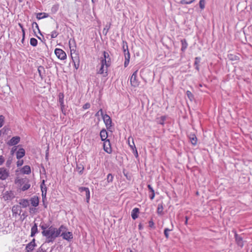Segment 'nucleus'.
Listing matches in <instances>:
<instances>
[{"label": "nucleus", "mask_w": 252, "mask_h": 252, "mask_svg": "<svg viewBox=\"0 0 252 252\" xmlns=\"http://www.w3.org/2000/svg\"><path fill=\"white\" fill-rule=\"evenodd\" d=\"M63 227L57 228L53 226H49L48 229L44 231H42V235L45 237V242L46 243H53L56 238L60 236V231H62Z\"/></svg>", "instance_id": "f257e3e1"}, {"label": "nucleus", "mask_w": 252, "mask_h": 252, "mask_svg": "<svg viewBox=\"0 0 252 252\" xmlns=\"http://www.w3.org/2000/svg\"><path fill=\"white\" fill-rule=\"evenodd\" d=\"M60 227H63L62 231H60V236H62L64 240L68 242L73 239V234L71 232L67 231V228L63 225H61Z\"/></svg>", "instance_id": "f03ea898"}, {"label": "nucleus", "mask_w": 252, "mask_h": 252, "mask_svg": "<svg viewBox=\"0 0 252 252\" xmlns=\"http://www.w3.org/2000/svg\"><path fill=\"white\" fill-rule=\"evenodd\" d=\"M101 63L107 64V66L111 65V58L107 52L104 51L103 52V57L100 58Z\"/></svg>", "instance_id": "7ed1b4c3"}, {"label": "nucleus", "mask_w": 252, "mask_h": 252, "mask_svg": "<svg viewBox=\"0 0 252 252\" xmlns=\"http://www.w3.org/2000/svg\"><path fill=\"white\" fill-rule=\"evenodd\" d=\"M110 66H107V64L100 63V66L99 68L97 69V73L102 74L103 76L105 77L108 75V68Z\"/></svg>", "instance_id": "20e7f679"}, {"label": "nucleus", "mask_w": 252, "mask_h": 252, "mask_svg": "<svg viewBox=\"0 0 252 252\" xmlns=\"http://www.w3.org/2000/svg\"><path fill=\"white\" fill-rule=\"evenodd\" d=\"M79 190L82 194V195L84 194L86 196V201L87 203H89L90 198V191L89 189L86 187H80Z\"/></svg>", "instance_id": "39448f33"}, {"label": "nucleus", "mask_w": 252, "mask_h": 252, "mask_svg": "<svg viewBox=\"0 0 252 252\" xmlns=\"http://www.w3.org/2000/svg\"><path fill=\"white\" fill-rule=\"evenodd\" d=\"M104 123L106 126L107 129L109 130H111V127L112 126V120L110 116L107 114H105L102 117Z\"/></svg>", "instance_id": "423d86ee"}, {"label": "nucleus", "mask_w": 252, "mask_h": 252, "mask_svg": "<svg viewBox=\"0 0 252 252\" xmlns=\"http://www.w3.org/2000/svg\"><path fill=\"white\" fill-rule=\"evenodd\" d=\"M9 176V172L7 169L5 167L0 168V179L1 180H6Z\"/></svg>", "instance_id": "0eeeda50"}, {"label": "nucleus", "mask_w": 252, "mask_h": 252, "mask_svg": "<svg viewBox=\"0 0 252 252\" xmlns=\"http://www.w3.org/2000/svg\"><path fill=\"white\" fill-rule=\"evenodd\" d=\"M55 54L60 60H63L66 58V53L61 49L56 48L55 50Z\"/></svg>", "instance_id": "6e6552de"}, {"label": "nucleus", "mask_w": 252, "mask_h": 252, "mask_svg": "<svg viewBox=\"0 0 252 252\" xmlns=\"http://www.w3.org/2000/svg\"><path fill=\"white\" fill-rule=\"evenodd\" d=\"M137 72V71H135L132 74L130 79V84L131 86L134 87H137L139 85V82L137 79H136Z\"/></svg>", "instance_id": "1a4fd4ad"}, {"label": "nucleus", "mask_w": 252, "mask_h": 252, "mask_svg": "<svg viewBox=\"0 0 252 252\" xmlns=\"http://www.w3.org/2000/svg\"><path fill=\"white\" fill-rule=\"evenodd\" d=\"M232 232L234 234V236L235 238V241L237 245L241 247V248L243 247V238L240 236L239 235L235 230H233Z\"/></svg>", "instance_id": "9d476101"}, {"label": "nucleus", "mask_w": 252, "mask_h": 252, "mask_svg": "<svg viewBox=\"0 0 252 252\" xmlns=\"http://www.w3.org/2000/svg\"><path fill=\"white\" fill-rule=\"evenodd\" d=\"M2 197L5 201L11 200L14 197V194L11 190L5 191L3 192Z\"/></svg>", "instance_id": "9b49d317"}, {"label": "nucleus", "mask_w": 252, "mask_h": 252, "mask_svg": "<svg viewBox=\"0 0 252 252\" xmlns=\"http://www.w3.org/2000/svg\"><path fill=\"white\" fill-rule=\"evenodd\" d=\"M103 149L108 154H111L112 152L110 142L109 139L103 141Z\"/></svg>", "instance_id": "f8f14e48"}, {"label": "nucleus", "mask_w": 252, "mask_h": 252, "mask_svg": "<svg viewBox=\"0 0 252 252\" xmlns=\"http://www.w3.org/2000/svg\"><path fill=\"white\" fill-rule=\"evenodd\" d=\"M35 246V239H33L32 241L27 245L26 248V252H32Z\"/></svg>", "instance_id": "ddd939ff"}, {"label": "nucleus", "mask_w": 252, "mask_h": 252, "mask_svg": "<svg viewBox=\"0 0 252 252\" xmlns=\"http://www.w3.org/2000/svg\"><path fill=\"white\" fill-rule=\"evenodd\" d=\"M20 141V138L19 136L13 137L9 141L7 142L9 146H14L17 144Z\"/></svg>", "instance_id": "4468645a"}, {"label": "nucleus", "mask_w": 252, "mask_h": 252, "mask_svg": "<svg viewBox=\"0 0 252 252\" xmlns=\"http://www.w3.org/2000/svg\"><path fill=\"white\" fill-rule=\"evenodd\" d=\"M40 188L42 191V196L43 199L46 197V192H47V187L45 185V181L44 180H42V183L40 185Z\"/></svg>", "instance_id": "2eb2a0df"}, {"label": "nucleus", "mask_w": 252, "mask_h": 252, "mask_svg": "<svg viewBox=\"0 0 252 252\" xmlns=\"http://www.w3.org/2000/svg\"><path fill=\"white\" fill-rule=\"evenodd\" d=\"M25 155V151L23 148H20L16 153V158L20 159Z\"/></svg>", "instance_id": "dca6fc26"}, {"label": "nucleus", "mask_w": 252, "mask_h": 252, "mask_svg": "<svg viewBox=\"0 0 252 252\" xmlns=\"http://www.w3.org/2000/svg\"><path fill=\"white\" fill-rule=\"evenodd\" d=\"M38 230L37 228V224L36 223H34L31 228V237H34L36 234L38 233Z\"/></svg>", "instance_id": "f3484780"}, {"label": "nucleus", "mask_w": 252, "mask_h": 252, "mask_svg": "<svg viewBox=\"0 0 252 252\" xmlns=\"http://www.w3.org/2000/svg\"><path fill=\"white\" fill-rule=\"evenodd\" d=\"M100 136L102 141L108 140V133L105 129H103L100 131Z\"/></svg>", "instance_id": "a211bd4d"}, {"label": "nucleus", "mask_w": 252, "mask_h": 252, "mask_svg": "<svg viewBox=\"0 0 252 252\" xmlns=\"http://www.w3.org/2000/svg\"><path fill=\"white\" fill-rule=\"evenodd\" d=\"M124 56H125V58L124 66L125 67H126V66H127V65L129 64L130 55L129 52H127V53H124Z\"/></svg>", "instance_id": "6ab92c4d"}, {"label": "nucleus", "mask_w": 252, "mask_h": 252, "mask_svg": "<svg viewBox=\"0 0 252 252\" xmlns=\"http://www.w3.org/2000/svg\"><path fill=\"white\" fill-rule=\"evenodd\" d=\"M139 210L138 208H134L131 212V217L133 220H135L138 217Z\"/></svg>", "instance_id": "aec40b11"}, {"label": "nucleus", "mask_w": 252, "mask_h": 252, "mask_svg": "<svg viewBox=\"0 0 252 252\" xmlns=\"http://www.w3.org/2000/svg\"><path fill=\"white\" fill-rule=\"evenodd\" d=\"M31 202L32 205L34 207H36L39 204V199L36 196H33L31 198Z\"/></svg>", "instance_id": "412c9836"}, {"label": "nucleus", "mask_w": 252, "mask_h": 252, "mask_svg": "<svg viewBox=\"0 0 252 252\" xmlns=\"http://www.w3.org/2000/svg\"><path fill=\"white\" fill-rule=\"evenodd\" d=\"M21 171L23 174H29L31 172V167L29 165H25L22 168Z\"/></svg>", "instance_id": "4be33fe9"}, {"label": "nucleus", "mask_w": 252, "mask_h": 252, "mask_svg": "<svg viewBox=\"0 0 252 252\" xmlns=\"http://www.w3.org/2000/svg\"><path fill=\"white\" fill-rule=\"evenodd\" d=\"M71 56L73 63H80L79 56L78 54L76 53L71 54Z\"/></svg>", "instance_id": "5701e85b"}, {"label": "nucleus", "mask_w": 252, "mask_h": 252, "mask_svg": "<svg viewBox=\"0 0 252 252\" xmlns=\"http://www.w3.org/2000/svg\"><path fill=\"white\" fill-rule=\"evenodd\" d=\"M200 61H201V58L200 57H196L195 58V61H194V65L195 66V69L199 71V63H200Z\"/></svg>", "instance_id": "b1692460"}, {"label": "nucleus", "mask_w": 252, "mask_h": 252, "mask_svg": "<svg viewBox=\"0 0 252 252\" xmlns=\"http://www.w3.org/2000/svg\"><path fill=\"white\" fill-rule=\"evenodd\" d=\"M189 138L191 144L193 145H195L197 143V138L194 134H190L189 136Z\"/></svg>", "instance_id": "393cba45"}, {"label": "nucleus", "mask_w": 252, "mask_h": 252, "mask_svg": "<svg viewBox=\"0 0 252 252\" xmlns=\"http://www.w3.org/2000/svg\"><path fill=\"white\" fill-rule=\"evenodd\" d=\"M20 204L22 206L23 208H26L29 205V201L28 199H23L20 201Z\"/></svg>", "instance_id": "a878e982"}, {"label": "nucleus", "mask_w": 252, "mask_h": 252, "mask_svg": "<svg viewBox=\"0 0 252 252\" xmlns=\"http://www.w3.org/2000/svg\"><path fill=\"white\" fill-rule=\"evenodd\" d=\"M47 17L48 15L45 13H38L36 14V18L38 20L46 18Z\"/></svg>", "instance_id": "bb28decb"}, {"label": "nucleus", "mask_w": 252, "mask_h": 252, "mask_svg": "<svg viewBox=\"0 0 252 252\" xmlns=\"http://www.w3.org/2000/svg\"><path fill=\"white\" fill-rule=\"evenodd\" d=\"M182 47L181 50L182 51H184L188 47V43L185 39H182L181 40Z\"/></svg>", "instance_id": "cd10ccee"}, {"label": "nucleus", "mask_w": 252, "mask_h": 252, "mask_svg": "<svg viewBox=\"0 0 252 252\" xmlns=\"http://www.w3.org/2000/svg\"><path fill=\"white\" fill-rule=\"evenodd\" d=\"M123 50L124 53H127V52H129L127 43L126 41H123Z\"/></svg>", "instance_id": "c85d7f7f"}, {"label": "nucleus", "mask_w": 252, "mask_h": 252, "mask_svg": "<svg viewBox=\"0 0 252 252\" xmlns=\"http://www.w3.org/2000/svg\"><path fill=\"white\" fill-rule=\"evenodd\" d=\"M13 214H17L20 211V207L19 206H14L12 208Z\"/></svg>", "instance_id": "c756f323"}, {"label": "nucleus", "mask_w": 252, "mask_h": 252, "mask_svg": "<svg viewBox=\"0 0 252 252\" xmlns=\"http://www.w3.org/2000/svg\"><path fill=\"white\" fill-rule=\"evenodd\" d=\"M45 71V69L44 67L42 66H39L38 68V72L40 77L42 78H43V72Z\"/></svg>", "instance_id": "7c9ffc66"}, {"label": "nucleus", "mask_w": 252, "mask_h": 252, "mask_svg": "<svg viewBox=\"0 0 252 252\" xmlns=\"http://www.w3.org/2000/svg\"><path fill=\"white\" fill-rule=\"evenodd\" d=\"M59 102L60 104H62L63 102H64L63 101V98H64V95L63 93H60L59 94Z\"/></svg>", "instance_id": "2f4dec72"}, {"label": "nucleus", "mask_w": 252, "mask_h": 252, "mask_svg": "<svg viewBox=\"0 0 252 252\" xmlns=\"http://www.w3.org/2000/svg\"><path fill=\"white\" fill-rule=\"evenodd\" d=\"M30 44L32 46L35 47L37 44V40L34 38H32L30 39Z\"/></svg>", "instance_id": "473e14b6"}, {"label": "nucleus", "mask_w": 252, "mask_h": 252, "mask_svg": "<svg viewBox=\"0 0 252 252\" xmlns=\"http://www.w3.org/2000/svg\"><path fill=\"white\" fill-rule=\"evenodd\" d=\"M113 178H114V177L112 174H111V173L108 174L107 176V182L108 183H112L113 181Z\"/></svg>", "instance_id": "72a5a7b5"}, {"label": "nucleus", "mask_w": 252, "mask_h": 252, "mask_svg": "<svg viewBox=\"0 0 252 252\" xmlns=\"http://www.w3.org/2000/svg\"><path fill=\"white\" fill-rule=\"evenodd\" d=\"M59 8V5L58 4H55L53 5L51 8V11L53 13H56L57 12Z\"/></svg>", "instance_id": "f704fd0d"}, {"label": "nucleus", "mask_w": 252, "mask_h": 252, "mask_svg": "<svg viewBox=\"0 0 252 252\" xmlns=\"http://www.w3.org/2000/svg\"><path fill=\"white\" fill-rule=\"evenodd\" d=\"M77 171L80 174H82L83 173V170H84V167L82 165H77Z\"/></svg>", "instance_id": "c9c22d12"}, {"label": "nucleus", "mask_w": 252, "mask_h": 252, "mask_svg": "<svg viewBox=\"0 0 252 252\" xmlns=\"http://www.w3.org/2000/svg\"><path fill=\"white\" fill-rule=\"evenodd\" d=\"M186 94L188 96V98L190 100H192L193 99L194 97L193 94L190 92L189 91H187L186 92Z\"/></svg>", "instance_id": "e433bc0d"}, {"label": "nucleus", "mask_w": 252, "mask_h": 252, "mask_svg": "<svg viewBox=\"0 0 252 252\" xmlns=\"http://www.w3.org/2000/svg\"><path fill=\"white\" fill-rule=\"evenodd\" d=\"M130 138H128V145L130 147L131 149H132L133 150L135 149H136V147H135V144L134 143V142H133V139H132V142L131 143H130Z\"/></svg>", "instance_id": "4c0bfd02"}, {"label": "nucleus", "mask_w": 252, "mask_h": 252, "mask_svg": "<svg viewBox=\"0 0 252 252\" xmlns=\"http://www.w3.org/2000/svg\"><path fill=\"white\" fill-rule=\"evenodd\" d=\"M60 105L61 106V109L62 113L64 115H65V113H66L65 106L64 104V102H63L62 104H60Z\"/></svg>", "instance_id": "58836bf2"}, {"label": "nucleus", "mask_w": 252, "mask_h": 252, "mask_svg": "<svg viewBox=\"0 0 252 252\" xmlns=\"http://www.w3.org/2000/svg\"><path fill=\"white\" fill-rule=\"evenodd\" d=\"M18 25L20 27V28L21 29V30H22V32L23 40L24 39L25 36V29H24V28L23 27V25L22 24L19 23Z\"/></svg>", "instance_id": "ea45409f"}, {"label": "nucleus", "mask_w": 252, "mask_h": 252, "mask_svg": "<svg viewBox=\"0 0 252 252\" xmlns=\"http://www.w3.org/2000/svg\"><path fill=\"white\" fill-rule=\"evenodd\" d=\"M58 34H59V33L56 31H54L52 32L50 34V36H51V38H55L57 37Z\"/></svg>", "instance_id": "a19ab883"}, {"label": "nucleus", "mask_w": 252, "mask_h": 252, "mask_svg": "<svg viewBox=\"0 0 252 252\" xmlns=\"http://www.w3.org/2000/svg\"><path fill=\"white\" fill-rule=\"evenodd\" d=\"M171 229L168 228H165L164 230V234L166 238H168L169 237V232L171 231Z\"/></svg>", "instance_id": "79ce46f5"}, {"label": "nucleus", "mask_w": 252, "mask_h": 252, "mask_svg": "<svg viewBox=\"0 0 252 252\" xmlns=\"http://www.w3.org/2000/svg\"><path fill=\"white\" fill-rule=\"evenodd\" d=\"M105 114H104L103 113V111L102 110V109H100L96 114H95V116L96 117H98L99 116H102V117H103V116Z\"/></svg>", "instance_id": "37998d69"}, {"label": "nucleus", "mask_w": 252, "mask_h": 252, "mask_svg": "<svg viewBox=\"0 0 252 252\" xmlns=\"http://www.w3.org/2000/svg\"><path fill=\"white\" fill-rule=\"evenodd\" d=\"M30 185L29 184H25L22 187V190L23 191H25L27 189H28L30 188Z\"/></svg>", "instance_id": "c03bdc74"}, {"label": "nucleus", "mask_w": 252, "mask_h": 252, "mask_svg": "<svg viewBox=\"0 0 252 252\" xmlns=\"http://www.w3.org/2000/svg\"><path fill=\"white\" fill-rule=\"evenodd\" d=\"M199 6L201 9H203L205 8L204 0H200L199 1Z\"/></svg>", "instance_id": "a18cd8bd"}, {"label": "nucleus", "mask_w": 252, "mask_h": 252, "mask_svg": "<svg viewBox=\"0 0 252 252\" xmlns=\"http://www.w3.org/2000/svg\"><path fill=\"white\" fill-rule=\"evenodd\" d=\"M4 120V117L2 115L0 116V128L2 126Z\"/></svg>", "instance_id": "49530a36"}, {"label": "nucleus", "mask_w": 252, "mask_h": 252, "mask_svg": "<svg viewBox=\"0 0 252 252\" xmlns=\"http://www.w3.org/2000/svg\"><path fill=\"white\" fill-rule=\"evenodd\" d=\"M41 229L42 230V231H46L48 228L49 227L46 224H43L40 225Z\"/></svg>", "instance_id": "de8ad7c7"}, {"label": "nucleus", "mask_w": 252, "mask_h": 252, "mask_svg": "<svg viewBox=\"0 0 252 252\" xmlns=\"http://www.w3.org/2000/svg\"><path fill=\"white\" fill-rule=\"evenodd\" d=\"M24 161L23 160L19 159L17 162V166L18 167L21 166L23 164Z\"/></svg>", "instance_id": "09e8293b"}, {"label": "nucleus", "mask_w": 252, "mask_h": 252, "mask_svg": "<svg viewBox=\"0 0 252 252\" xmlns=\"http://www.w3.org/2000/svg\"><path fill=\"white\" fill-rule=\"evenodd\" d=\"M91 106V105L90 103H86V104H85L83 106V108L84 109H89Z\"/></svg>", "instance_id": "8fccbe9b"}, {"label": "nucleus", "mask_w": 252, "mask_h": 252, "mask_svg": "<svg viewBox=\"0 0 252 252\" xmlns=\"http://www.w3.org/2000/svg\"><path fill=\"white\" fill-rule=\"evenodd\" d=\"M5 159L3 156H0V166L4 162Z\"/></svg>", "instance_id": "3c124183"}, {"label": "nucleus", "mask_w": 252, "mask_h": 252, "mask_svg": "<svg viewBox=\"0 0 252 252\" xmlns=\"http://www.w3.org/2000/svg\"><path fill=\"white\" fill-rule=\"evenodd\" d=\"M155 197V192L154 190H152V192L149 194V197L151 199H153Z\"/></svg>", "instance_id": "603ef678"}, {"label": "nucleus", "mask_w": 252, "mask_h": 252, "mask_svg": "<svg viewBox=\"0 0 252 252\" xmlns=\"http://www.w3.org/2000/svg\"><path fill=\"white\" fill-rule=\"evenodd\" d=\"M166 119V117L165 116H162L160 118V122H159V124L163 125V122Z\"/></svg>", "instance_id": "864d4df0"}, {"label": "nucleus", "mask_w": 252, "mask_h": 252, "mask_svg": "<svg viewBox=\"0 0 252 252\" xmlns=\"http://www.w3.org/2000/svg\"><path fill=\"white\" fill-rule=\"evenodd\" d=\"M180 3L182 4H189V3L188 0H182L180 1Z\"/></svg>", "instance_id": "5fc2aeb1"}, {"label": "nucleus", "mask_w": 252, "mask_h": 252, "mask_svg": "<svg viewBox=\"0 0 252 252\" xmlns=\"http://www.w3.org/2000/svg\"><path fill=\"white\" fill-rule=\"evenodd\" d=\"M149 226L151 228H153L154 226V223L153 220L149 221Z\"/></svg>", "instance_id": "6e6d98bb"}, {"label": "nucleus", "mask_w": 252, "mask_h": 252, "mask_svg": "<svg viewBox=\"0 0 252 252\" xmlns=\"http://www.w3.org/2000/svg\"><path fill=\"white\" fill-rule=\"evenodd\" d=\"M16 150H17V147H13L10 151L11 154L13 155L14 153H15V152L16 151Z\"/></svg>", "instance_id": "4d7b16f0"}, {"label": "nucleus", "mask_w": 252, "mask_h": 252, "mask_svg": "<svg viewBox=\"0 0 252 252\" xmlns=\"http://www.w3.org/2000/svg\"><path fill=\"white\" fill-rule=\"evenodd\" d=\"M32 27H34V26H35V27L39 31V27L37 23L33 22L32 24Z\"/></svg>", "instance_id": "13d9d810"}, {"label": "nucleus", "mask_w": 252, "mask_h": 252, "mask_svg": "<svg viewBox=\"0 0 252 252\" xmlns=\"http://www.w3.org/2000/svg\"><path fill=\"white\" fill-rule=\"evenodd\" d=\"M79 65H80V63H74V67L75 68L77 69L79 67Z\"/></svg>", "instance_id": "bf43d9fd"}, {"label": "nucleus", "mask_w": 252, "mask_h": 252, "mask_svg": "<svg viewBox=\"0 0 252 252\" xmlns=\"http://www.w3.org/2000/svg\"><path fill=\"white\" fill-rule=\"evenodd\" d=\"M124 175L126 177V178L128 180H131V177L130 175H128L127 173H124Z\"/></svg>", "instance_id": "052dcab7"}, {"label": "nucleus", "mask_w": 252, "mask_h": 252, "mask_svg": "<svg viewBox=\"0 0 252 252\" xmlns=\"http://www.w3.org/2000/svg\"><path fill=\"white\" fill-rule=\"evenodd\" d=\"M148 188H149V190H150V192H152V190H154V189H153L152 188L151 186V185H149L148 186Z\"/></svg>", "instance_id": "680f3d73"}, {"label": "nucleus", "mask_w": 252, "mask_h": 252, "mask_svg": "<svg viewBox=\"0 0 252 252\" xmlns=\"http://www.w3.org/2000/svg\"><path fill=\"white\" fill-rule=\"evenodd\" d=\"M37 252H42V249H41V247H40L38 250H37Z\"/></svg>", "instance_id": "e2e57ef3"}, {"label": "nucleus", "mask_w": 252, "mask_h": 252, "mask_svg": "<svg viewBox=\"0 0 252 252\" xmlns=\"http://www.w3.org/2000/svg\"><path fill=\"white\" fill-rule=\"evenodd\" d=\"M188 217H186V221H185V224H187V223H188Z\"/></svg>", "instance_id": "0e129e2a"}, {"label": "nucleus", "mask_w": 252, "mask_h": 252, "mask_svg": "<svg viewBox=\"0 0 252 252\" xmlns=\"http://www.w3.org/2000/svg\"><path fill=\"white\" fill-rule=\"evenodd\" d=\"M188 0L189 1V4H190L191 3H192V2L195 1V0Z\"/></svg>", "instance_id": "69168bd1"}, {"label": "nucleus", "mask_w": 252, "mask_h": 252, "mask_svg": "<svg viewBox=\"0 0 252 252\" xmlns=\"http://www.w3.org/2000/svg\"><path fill=\"white\" fill-rule=\"evenodd\" d=\"M5 129V127L3 128L1 130H0V136L1 135L2 131H3Z\"/></svg>", "instance_id": "338daca9"}, {"label": "nucleus", "mask_w": 252, "mask_h": 252, "mask_svg": "<svg viewBox=\"0 0 252 252\" xmlns=\"http://www.w3.org/2000/svg\"><path fill=\"white\" fill-rule=\"evenodd\" d=\"M6 164H10V161H9V160H7V162H6Z\"/></svg>", "instance_id": "774afa93"}]
</instances>
